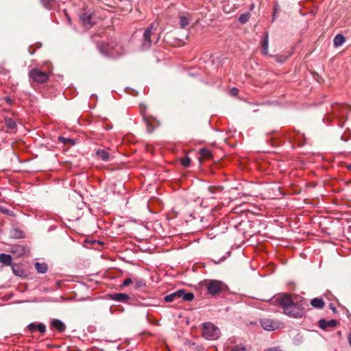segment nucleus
<instances>
[{
	"instance_id": "nucleus-1",
	"label": "nucleus",
	"mask_w": 351,
	"mask_h": 351,
	"mask_svg": "<svg viewBox=\"0 0 351 351\" xmlns=\"http://www.w3.org/2000/svg\"><path fill=\"white\" fill-rule=\"evenodd\" d=\"M273 300L274 302L279 304L287 315L295 318L302 317L303 308L300 304L293 302L289 295H279L275 297Z\"/></svg>"
},
{
	"instance_id": "nucleus-2",
	"label": "nucleus",
	"mask_w": 351,
	"mask_h": 351,
	"mask_svg": "<svg viewBox=\"0 0 351 351\" xmlns=\"http://www.w3.org/2000/svg\"><path fill=\"white\" fill-rule=\"evenodd\" d=\"M101 53L111 58H117L123 53L122 47L114 41L98 45Z\"/></svg>"
},
{
	"instance_id": "nucleus-3",
	"label": "nucleus",
	"mask_w": 351,
	"mask_h": 351,
	"mask_svg": "<svg viewBox=\"0 0 351 351\" xmlns=\"http://www.w3.org/2000/svg\"><path fill=\"white\" fill-rule=\"evenodd\" d=\"M219 329L213 324L204 323L202 326V336L208 340H214L219 337Z\"/></svg>"
},
{
	"instance_id": "nucleus-4",
	"label": "nucleus",
	"mask_w": 351,
	"mask_h": 351,
	"mask_svg": "<svg viewBox=\"0 0 351 351\" xmlns=\"http://www.w3.org/2000/svg\"><path fill=\"white\" fill-rule=\"evenodd\" d=\"M156 29L157 25H155L154 23L145 29L142 40V48L143 49L146 50L151 47L152 44V37L156 34Z\"/></svg>"
},
{
	"instance_id": "nucleus-5",
	"label": "nucleus",
	"mask_w": 351,
	"mask_h": 351,
	"mask_svg": "<svg viewBox=\"0 0 351 351\" xmlns=\"http://www.w3.org/2000/svg\"><path fill=\"white\" fill-rule=\"evenodd\" d=\"M207 289L208 293L210 295H216L223 289V284L222 282L216 280H208L204 282Z\"/></svg>"
},
{
	"instance_id": "nucleus-6",
	"label": "nucleus",
	"mask_w": 351,
	"mask_h": 351,
	"mask_svg": "<svg viewBox=\"0 0 351 351\" xmlns=\"http://www.w3.org/2000/svg\"><path fill=\"white\" fill-rule=\"evenodd\" d=\"M29 78L38 84H43L47 81L49 75L38 69H33L29 72Z\"/></svg>"
},
{
	"instance_id": "nucleus-7",
	"label": "nucleus",
	"mask_w": 351,
	"mask_h": 351,
	"mask_svg": "<svg viewBox=\"0 0 351 351\" xmlns=\"http://www.w3.org/2000/svg\"><path fill=\"white\" fill-rule=\"evenodd\" d=\"M80 21L86 28H90L96 23V16L94 12L88 10L83 12L80 16Z\"/></svg>"
},
{
	"instance_id": "nucleus-8",
	"label": "nucleus",
	"mask_w": 351,
	"mask_h": 351,
	"mask_svg": "<svg viewBox=\"0 0 351 351\" xmlns=\"http://www.w3.org/2000/svg\"><path fill=\"white\" fill-rule=\"evenodd\" d=\"M261 324L263 328L265 330L273 331L280 328V323L278 321L271 319H261Z\"/></svg>"
},
{
	"instance_id": "nucleus-9",
	"label": "nucleus",
	"mask_w": 351,
	"mask_h": 351,
	"mask_svg": "<svg viewBox=\"0 0 351 351\" xmlns=\"http://www.w3.org/2000/svg\"><path fill=\"white\" fill-rule=\"evenodd\" d=\"M337 324V322L335 319H331L326 321L324 319H322L319 322V326L322 329H326L328 327H335Z\"/></svg>"
},
{
	"instance_id": "nucleus-10",
	"label": "nucleus",
	"mask_w": 351,
	"mask_h": 351,
	"mask_svg": "<svg viewBox=\"0 0 351 351\" xmlns=\"http://www.w3.org/2000/svg\"><path fill=\"white\" fill-rule=\"evenodd\" d=\"M178 298H182L184 301H191L194 298V295L191 292H186L184 289L178 291Z\"/></svg>"
},
{
	"instance_id": "nucleus-11",
	"label": "nucleus",
	"mask_w": 351,
	"mask_h": 351,
	"mask_svg": "<svg viewBox=\"0 0 351 351\" xmlns=\"http://www.w3.org/2000/svg\"><path fill=\"white\" fill-rule=\"evenodd\" d=\"M51 326L60 332H64L66 329L65 324L59 319H53Z\"/></svg>"
},
{
	"instance_id": "nucleus-12",
	"label": "nucleus",
	"mask_w": 351,
	"mask_h": 351,
	"mask_svg": "<svg viewBox=\"0 0 351 351\" xmlns=\"http://www.w3.org/2000/svg\"><path fill=\"white\" fill-rule=\"evenodd\" d=\"M111 298L114 301L122 302H127L129 300L128 295H127L125 293H114V294L112 295Z\"/></svg>"
},
{
	"instance_id": "nucleus-13",
	"label": "nucleus",
	"mask_w": 351,
	"mask_h": 351,
	"mask_svg": "<svg viewBox=\"0 0 351 351\" xmlns=\"http://www.w3.org/2000/svg\"><path fill=\"white\" fill-rule=\"evenodd\" d=\"M332 108L334 112L337 110L341 116H344L350 107L346 105H335Z\"/></svg>"
},
{
	"instance_id": "nucleus-14",
	"label": "nucleus",
	"mask_w": 351,
	"mask_h": 351,
	"mask_svg": "<svg viewBox=\"0 0 351 351\" xmlns=\"http://www.w3.org/2000/svg\"><path fill=\"white\" fill-rule=\"evenodd\" d=\"M191 21V15H182L179 17V23L182 28L186 27Z\"/></svg>"
},
{
	"instance_id": "nucleus-15",
	"label": "nucleus",
	"mask_w": 351,
	"mask_h": 351,
	"mask_svg": "<svg viewBox=\"0 0 351 351\" xmlns=\"http://www.w3.org/2000/svg\"><path fill=\"white\" fill-rule=\"evenodd\" d=\"M263 53L267 55L268 53L269 48V35L268 33L265 32L264 34L263 39L262 40Z\"/></svg>"
},
{
	"instance_id": "nucleus-16",
	"label": "nucleus",
	"mask_w": 351,
	"mask_h": 351,
	"mask_svg": "<svg viewBox=\"0 0 351 351\" xmlns=\"http://www.w3.org/2000/svg\"><path fill=\"white\" fill-rule=\"evenodd\" d=\"M97 156L104 161H108L110 158V154L105 149H98L97 151Z\"/></svg>"
},
{
	"instance_id": "nucleus-17",
	"label": "nucleus",
	"mask_w": 351,
	"mask_h": 351,
	"mask_svg": "<svg viewBox=\"0 0 351 351\" xmlns=\"http://www.w3.org/2000/svg\"><path fill=\"white\" fill-rule=\"evenodd\" d=\"M311 304L315 308H322L324 306V302L322 298H315L311 300Z\"/></svg>"
},
{
	"instance_id": "nucleus-18",
	"label": "nucleus",
	"mask_w": 351,
	"mask_h": 351,
	"mask_svg": "<svg viewBox=\"0 0 351 351\" xmlns=\"http://www.w3.org/2000/svg\"><path fill=\"white\" fill-rule=\"evenodd\" d=\"M345 40V37L343 35L337 34L335 36L333 40L334 46L336 47H340L344 43Z\"/></svg>"
},
{
	"instance_id": "nucleus-19",
	"label": "nucleus",
	"mask_w": 351,
	"mask_h": 351,
	"mask_svg": "<svg viewBox=\"0 0 351 351\" xmlns=\"http://www.w3.org/2000/svg\"><path fill=\"white\" fill-rule=\"evenodd\" d=\"M0 262L4 264L5 265H10L12 263V257L9 254H1Z\"/></svg>"
},
{
	"instance_id": "nucleus-20",
	"label": "nucleus",
	"mask_w": 351,
	"mask_h": 351,
	"mask_svg": "<svg viewBox=\"0 0 351 351\" xmlns=\"http://www.w3.org/2000/svg\"><path fill=\"white\" fill-rule=\"evenodd\" d=\"M35 268L38 273L45 274L47 271L48 267L47 265L45 263H36Z\"/></svg>"
},
{
	"instance_id": "nucleus-21",
	"label": "nucleus",
	"mask_w": 351,
	"mask_h": 351,
	"mask_svg": "<svg viewBox=\"0 0 351 351\" xmlns=\"http://www.w3.org/2000/svg\"><path fill=\"white\" fill-rule=\"evenodd\" d=\"M5 123L6 127L10 130H14L16 127V123L15 121H14L11 118L5 119Z\"/></svg>"
},
{
	"instance_id": "nucleus-22",
	"label": "nucleus",
	"mask_w": 351,
	"mask_h": 351,
	"mask_svg": "<svg viewBox=\"0 0 351 351\" xmlns=\"http://www.w3.org/2000/svg\"><path fill=\"white\" fill-rule=\"evenodd\" d=\"M176 299H179L178 298V291L174 292V293H172L171 294H169V295H166L165 297L164 300L167 302H173V301L176 300Z\"/></svg>"
},
{
	"instance_id": "nucleus-23",
	"label": "nucleus",
	"mask_w": 351,
	"mask_h": 351,
	"mask_svg": "<svg viewBox=\"0 0 351 351\" xmlns=\"http://www.w3.org/2000/svg\"><path fill=\"white\" fill-rule=\"evenodd\" d=\"M250 17V12L243 13L239 16V21L242 24H245L248 21Z\"/></svg>"
},
{
	"instance_id": "nucleus-24",
	"label": "nucleus",
	"mask_w": 351,
	"mask_h": 351,
	"mask_svg": "<svg viewBox=\"0 0 351 351\" xmlns=\"http://www.w3.org/2000/svg\"><path fill=\"white\" fill-rule=\"evenodd\" d=\"M132 281H133L132 283L134 284V287L136 289L140 288L145 285V282L143 280L134 278L132 280Z\"/></svg>"
},
{
	"instance_id": "nucleus-25",
	"label": "nucleus",
	"mask_w": 351,
	"mask_h": 351,
	"mask_svg": "<svg viewBox=\"0 0 351 351\" xmlns=\"http://www.w3.org/2000/svg\"><path fill=\"white\" fill-rule=\"evenodd\" d=\"M200 154H201V155H202L203 157H204V158H210V157L211 156V155H212V154H211V152H210L209 149H205V148L202 149L200 150Z\"/></svg>"
},
{
	"instance_id": "nucleus-26",
	"label": "nucleus",
	"mask_w": 351,
	"mask_h": 351,
	"mask_svg": "<svg viewBox=\"0 0 351 351\" xmlns=\"http://www.w3.org/2000/svg\"><path fill=\"white\" fill-rule=\"evenodd\" d=\"M36 330H38L41 334H44L46 332V326L43 323L36 324Z\"/></svg>"
},
{
	"instance_id": "nucleus-27",
	"label": "nucleus",
	"mask_w": 351,
	"mask_h": 351,
	"mask_svg": "<svg viewBox=\"0 0 351 351\" xmlns=\"http://www.w3.org/2000/svg\"><path fill=\"white\" fill-rule=\"evenodd\" d=\"M191 158L188 156H184L181 160V163L182 166H184V167H189L191 165Z\"/></svg>"
},
{
	"instance_id": "nucleus-28",
	"label": "nucleus",
	"mask_w": 351,
	"mask_h": 351,
	"mask_svg": "<svg viewBox=\"0 0 351 351\" xmlns=\"http://www.w3.org/2000/svg\"><path fill=\"white\" fill-rule=\"evenodd\" d=\"M40 1L45 8H50V6L55 0H40Z\"/></svg>"
},
{
	"instance_id": "nucleus-29",
	"label": "nucleus",
	"mask_w": 351,
	"mask_h": 351,
	"mask_svg": "<svg viewBox=\"0 0 351 351\" xmlns=\"http://www.w3.org/2000/svg\"><path fill=\"white\" fill-rule=\"evenodd\" d=\"M231 351H247V348L243 346H235Z\"/></svg>"
},
{
	"instance_id": "nucleus-30",
	"label": "nucleus",
	"mask_w": 351,
	"mask_h": 351,
	"mask_svg": "<svg viewBox=\"0 0 351 351\" xmlns=\"http://www.w3.org/2000/svg\"><path fill=\"white\" fill-rule=\"evenodd\" d=\"M132 280L131 278H125L123 281V283L121 285V287H126L128 285H129L130 284L132 283Z\"/></svg>"
},
{
	"instance_id": "nucleus-31",
	"label": "nucleus",
	"mask_w": 351,
	"mask_h": 351,
	"mask_svg": "<svg viewBox=\"0 0 351 351\" xmlns=\"http://www.w3.org/2000/svg\"><path fill=\"white\" fill-rule=\"evenodd\" d=\"M28 329L30 332H33L36 330V323H31L28 325Z\"/></svg>"
},
{
	"instance_id": "nucleus-32",
	"label": "nucleus",
	"mask_w": 351,
	"mask_h": 351,
	"mask_svg": "<svg viewBox=\"0 0 351 351\" xmlns=\"http://www.w3.org/2000/svg\"><path fill=\"white\" fill-rule=\"evenodd\" d=\"M0 210L5 214H7L8 215L12 216L13 215V211L10 210L7 208H0Z\"/></svg>"
},
{
	"instance_id": "nucleus-33",
	"label": "nucleus",
	"mask_w": 351,
	"mask_h": 351,
	"mask_svg": "<svg viewBox=\"0 0 351 351\" xmlns=\"http://www.w3.org/2000/svg\"><path fill=\"white\" fill-rule=\"evenodd\" d=\"M58 140L60 142L64 143V144H66L69 141H71L70 138H64L63 136H59L58 137Z\"/></svg>"
},
{
	"instance_id": "nucleus-34",
	"label": "nucleus",
	"mask_w": 351,
	"mask_h": 351,
	"mask_svg": "<svg viewBox=\"0 0 351 351\" xmlns=\"http://www.w3.org/2000/svg\"><path fill=\"white\" fill-rule=\"evenodd\" d=\"M230 93L232 96H237L239 93V90L237 88H232L230 90Z\"/></svg>"
},
{
	"instance_id": "nucleus-35",
	"label": "nucleus",
	"mask_w": 351,
	"mask_h": 351,
	"mask_svg": "<svg viewBox=\"0 0 351 351\" xmlns=\"http://www.w3.org/2000/svg\"><path fill=\"white\" fill-rule=\"evenodd\" d=\"M265 351H281V350L277 348H271L267 349Z\"/></svg>"
},
{
	"instance_id": "nucleus-36",
	"label": "nucleus",
	"mask_w": 351,
	"mask_h": 351,
	"mask_svg": "<svg viewBox=\"0 0 351 351\" xmlns=\"http://www.w3.org/2000/svg\"><path fill=\"white\" fill-rule=\"evenodd\" d=\"M348 342L351 346V334L348 335Z\"/></svg>"
},
{
	"instance_id": "nucleus-37",
	"label": "nucleus",
	"mask_w": 351,
	"mask_h": 351,
	"mask_svg": "<svg viewBox=\"0 0 351 351\" xmlns=\"http://www.w3.org/2000/svg\"><path fill=\"white\" fill-rule=\"evenodd\" d=\"M112 128V125H107V127L106 128V130H109Z\"/></svg>"
},
{
	"instance_id": "nucleus-38",
	"label": "nucleus",
	"mask_w": 351,
	"mask_h": 351,
	"mask_svg": "<svg viewBox=\"0 0 351 351\" xmlns=\"http://www.w3.org/2000/svg\"><path fill=\"white\" fill-rule=\"evenodd\" d=\"M347 168L348 170L351 171V164L348 165Z\"/></svg>"
},
{
	"instance_id": "nucleus-39",
	"label": "nucleus",
	"mask_w": 351,
	"mask_h": 351,
	"mask_svg": "<svg viewBox=\"0 0 351 351\" xmlns=\"http://www.w3.org/2000/svg\"><path fill=\"white\" fill-rule=\"evenodd\" d=\"M5 100H6L7 101H8V102H10V98H5Z\"/></svg>"
},
{
	"instance_id": "nucleus-40",
	"label": "nucleus",
	"mask_w": 351,
	"mask_h": 351,
	"mask_svg": "<svg viewBox=\"0 0 351 351\" xmlns=\"http://www.w3.org/2000/svg\"><path fill=\"white\" fill-rule=\"evenodd\" d=\"M332 309L333 311H335V308L334 307H332Z\"/></svg>"
}]
</instances>
